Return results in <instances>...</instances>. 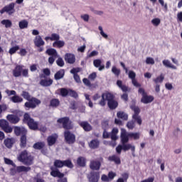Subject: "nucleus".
<instances>
[{"mask_svg": "<svg viewBox=\"0 0 182 182\" xmlns=\"http://www.w3.org/2000/svg\"><path fill=\"white\" fill-rule=\"evenodd\" d=\"M22 97L28 102H25L24 107L26 109H36L37 106L41 105V102L39 99L32 97H31V94H29L27 91H23L21 93Z\"/></svg>", "mask_w": 182, "mask_h": 182, "instance_id": "obj_1", "label": "nucleus"}, {"mask_svg": "<svg viewBox=\"0 0 182 182\" xmlns=\"http://www.w3.org/2000/svg\"><path fill=\"white\" fill-rule=\"evenodd\" d=\"M121 143L122 145H118L116 148V151L118 154H122V150H123V151L131 150L133 157H136V146L131 144H127V138L122 136V138H121Z\"/></svg>", "mask_w": 182, "mask_h": 182, "instance_id": "obj_2", "label": "nucleus"}, {"mask_svg": "<svg viewBox=\"0 0 182 182\" xmlns=\"http://www.w3.org/2000/svg\"><path fill=\"white\" fill-rule=\"evenodd\" d=\"M17 160L20 163H23L25 166H32L35 157L29 154L28 150H23L17 156Z\"/></svg>", "mask_w": 182, "mask_h": 182, "instance_id": "obj_3", "label": "nucleus"}, {"mask_svg": "<svg viewBox=\"0 0 182 182\" xmlns=\"http://www.w3.org/2000/svg\"><path fill=\"white\" fill-rule=\"evenodd\" d=\"M23 65H16L14 69L12 70V74L14 77H29V70L28 68H25Z\"/></svg>", "mask_w": 182, "mask_h": 182, "instance_id": "obj_4", "label": "nucleus"}, {"mask_svg": "<svg viewBox=\"0 0 182 182\" xmlns=\"http://www.w3.org/2000/svg\"><path fill=\"white\" fill-rule=\"evenodd\" d=\"M23 123L27 124L31 130H38V129L39 124L35 122V119L31 117V114L28 112L23 114Z\"/></svg>", "mask_w": 182, "mask_h": 182, "instance_id": "obj_5", "label": "nucleus"}, {"mask_svg": "<svg viewBox=\"0 0 182 182\" xmlns=\"http://www.w3.org/2000/svg\"><path fill=\"white\" fill-rule=\"evenodd\" d=\"M54 168H62L63 167H68V168H73V164L70 159L62 161L60 159H55L54 161Z\"/></svg>", "mask_w": 182, "mask_h": 182, "instance_id": "obj_6", "label": "nucleus"}, {"mask_svg": "<svg viewBox=\"0 0 182 182\" xmlns=\"http://www.w3.org/2000/svg\"><path fill=\"white\" fill-rule=\"evenodd\" d=\"M50 169L51 171L50 174L52 177L60 178L58 180V182H68V178H65V173L60 172L59 169L55 168L53 166H51Z\"/></svg>", "mask_w": 182, "mask_h": 182, "instance_id": "obj_7", "label": "nucleus"}, {"mask_svg": "<svg viewBox=\"0 0 182 182\" xmlns=\"http://www.w3.org/2000/svg\"><path fill=\"white\" fill-rule=\"evenodd\" d=\"M138 93L141 95V102L144 103V105H148V103H151L154 100V97L153 95H148L144 88L139 87Z\"/></svg>", "mask_w": 182, "mask_h": 182, "instance_id": "obj_8", "label": "nucleus"}, {"mask_svg": "<svg viewBox=\"0 0 182 182\" xmlns=\"http://www.w3.org/2000/svg\"><path fill=\"white\" fill-rule=\"evenodd\" d=\"M57 123L63 124V129L65 130H72L73 129V124H72V121L68 117H64L60 118L57 120Z\"/></svg>", "mask_w": 182, "mask_h": 182, "instance_id": "obj_9", "label": "nucleus"}, {"mask_svg": "<svg viewBox=\"0 0 182 182\" xmlns=\"http://www.w3.org/2000/svg\"><path fill=\"white\" fill-rule=\"evenodd\" d=\"M121 139H123V137H125L127 139V143H129V139H133L134 140H139L140 139V134L139 132H129L127 133L126 130L122 129L121 132Z\"/></svg>", "mask_w": 182, "mask_h": 182, "instance_id": "obj_10", "label": "nucleus"}, {"mask_svg": "<svg viewBox=\"0 0 182 182\" xmlns=\"http://www.w3.org/2000/svg\"><path fill=\"white\" fill-rule=\"evenodd\" d=\"M46 55H48L50 56L48 58V63L50 65H53L55 63V60L58 58V51L55 48H48L46 51Z\"/></svg>", "mask_w": 182, "mask_h": 182, "instance_id": "obj_11", "label": "nucleus"}, {"mask_svg": "<svg viewBox=\"0 0 182 182\" xmlns=\"http://www.w3.org/2000/svg\"><path fill=\"white\" fill-rule=\"evenodd\" d=\"M31 168L30 166H19L16 168H11L10 169L11 176H15L17 173H28L31 171Z\"/></svg>", "mask_w": 182, "mask_h": 182, "instance_id": "obj_12", "label": "nucleus"}, {"mask_svg": "<svg viewBox=\"0 0 182 182\" xmlns=\"http://www.w3.org/2000/svg\"><path fill=\"white\" fill-rule=\"evenodd\" d=\"M64 139L67 144H75V142L76 141V135L70 131L66 130L64 132Z\"/></svg>", "mask_w": 182, "mask_h": 182, "instance_id": "obj_13", "label": "nucleus"}, {"mask_svg": "<svg viewBox=\"0 0 182 182\" xmlns=\"http://www.w3.org/2000/svg\"><path fill=\"white\" fill-rule=\"evenodd\" d=\"M17 114L22 116L21 111H16V114H8L6 116V120H8L11 124H18V122H21V118Z\"/></svg>", "mask_w": 182, "mask_h": 182, "instance_id": "obj_14", "label": "nucleus"}, {"mask_svg": "<svg viewBox=\"0 0 182 182\" xmlns=\"http://www.w3.org/2000/svg\"><path fill=\"white\" fill-rule=\"evenodd\" d=\"M33 43L36 48H38V52H43L44 50L43 46H45V41L42 38V36H36L33 40Z\"/></svg>", "mask_w": 182, "mask_h": 182, "instance_id": "obj_15", "label": "nucleus"}, {"mask_svg": "<svg viewBox=\"0 0 182 182\" xmlns=\"http://www.w3.org/2000/svg\"><path fill=\"white\" fill-rule=\"evenodd\" d=\"M0 127L5 133H12L14 130L12 127L9 126V122L6 119H0Z\"/></svg>", "mask_w": 182, "mask_h": 182, "instance_id": "obj_16", "label": "nucleus"}, {"mask_svg": "<svg viewBox=\"0 0 182 182\" xmlns=\"http://www.w3.org/2000/svg\"><path fill=\"white\" fill-rule=\"evenodd\" d=\"M87 178L89 182H99V180H100V173L92 171L90 172Z\"/></svg>", "mask_w": 182, "mask_h": 182, "instance_id": "obj_17", "label": "nucleus"}, {"mask_svg": "<svg viewBox=\"0 0 182 182\" xmlns=\"http://www.w3.org/2000/svg\"><path fill=\"white\" fill-rule=\"evenodd\" d=\"M5 12H7V14H9V15H11V14H14L15 12V3H10L9 5L5 6L1 10H0V14H5Z\"/></svg>", "mask_w": 182, "mask_h": 182, "instance_id": "obj_18", "label": "nucleus"}, {"mask_svg": "<svg viewBox=\"0 0 182 182\" xmlns=\"http://www.w3.org/2000/svg\"><path fill=\"white\" fill-rule=\"evenodd\" d=\"M14 134L16 136H25L28 134V129L23 127H14Z\"/></svg>", "mask_w": 182, "mask_h": 182, "instance_id": "obj_19", "label": "nucleus"}, {"mask_svg": "<svg viewBox=\"0 0 182 182\" xmlns=\"http://www.w3.org/2000/svg\"><path fill=\"white\" fill-rule=\"evenodd\" d=\"M106 100L108 101V107L109 109H114V97L110 92H106Z\"/></svg>", "mask_w": 182, "mask_h": 182, "instance_id": "obj_20", "label": "nucleus"}, {"mask_svg": "<svg viewBox=\"0 0 182 182\" xmlns=\"http://www.w3.org/2000/svg\"><path fill=\"white\" fill-rule=\"evenodd\" d=\"M40 85L43 87H49L53 85V80L51 78H41Z\"/></svg>", "mask_w": 182, "mask_h": 182, "instance_id": "obj_21", "label": "nucleus"}, {"mask_svg": "<svg viewBox=\"0 0 182 182\" xmlns=\"http://www.w3.org/2000/svg\"><path fill=\"white\" fill-rule=\"evenodd\" d=\"M16 141L14 137L11 138H6L4 141V144L7 149H11L14 147V145L15 144Z\"/></svg>", "mask_w": 182, "mask_h": 182, "instance_id": "obj_22", "label": "nucleus"}, {"mask_svg": "<svg viewBox=\"0 0 182 182\" xmlns=\"http://www.w3.org/2000/svg\"><path fill=\"white\" fill-rule=\"evenodd\" d=\"M65 60L67 63H70V65H73L75 62H76V58L72 53H66L65 55Z\"/></svg>", "mask_w": 182, "mask_h": 182, "instance_id": "obj_23", "label": "nucleus"}, {"mask_svg": "<svg viewBox=\"0 0 182 182\" xmlns=\"http://www.w3.org/2000/svg\"><path fill=\"white\" fill-rule=\"evenodd\" d=\"M114 178V173L109 172L108 176L106 174H102L101 176L102 181L109 182Z\"/></svg>", "mask_w": 182, "mask_h": 182, "instance_id": "obj_24", "label": "nucleus"}, {"mask_svg": "<svg viewBox=\"0 0 182 182\" xmlns=\"http://www.w3.org/2000/svg\"><path fill=\"white\" fill-rule=\"evenodd\" d=\"M102 166V164H100V161H91L90 164V168L91 170H100V166Z\"/></svg>", "mask_w": 182, "mask_h": 182, "instance_id": "obj_25", "label": "nucleus"}, {"mask_svg": "<svg viewBox=\"0 0 182 182\" xmlns=\"http://www.w3.org/2000/svg\"><path fill=\"white\" fill-rule=\"evenodd\" d=\"M102 137L103 139H109V137H111L112 141H114V128L112 129L111 134L107 132L106 129H104Z\"/></svg>", "mask_w": 182, "mask_h": 182, "instance_id": "obj_26", "label": "nucleus"}, {"mask_svg": "<svg viewBox=\"0 0 182 182\" xmlns=\"http://www.w3.org/2000/svg\"><path fill=\"white\" fill-rule=\"evenodd\" d=\"M28 144V139L26 135H21L20 137V144L19 146L21 149H25Z\"/></svg>", "mask_w": 182, "mask_h": 182, "instance_id": "obj_27", "label": "nucleus"}, {"mask_svg": "<svg viewBox=\"0 0 182 182\" xmlns=\"http://www.w3.org/2000/svg\"><path fill=\"white\" fill-rule=\"evenodd\" d=\"M80 127L83 128V130H85V132H91L92 129V125H90V124H89V122H80Z\"/></svg>", "mask_w": 182, "mask_h": 182, "instance_id": "obj_28", "label": "nucleus"}, {"mask_svg": "<svg viewBox=\"0 0 182 182\" xmlns=\"http://www.w3.org/2000/svg\"><path fill=\"white\" fill-rule=\"evenodd\" d=\"M59 39H60V36H59L58 33H52L51 36L45 37V41H46V42H48V41H55L56 42L59 41Z\"/></svg>", "mask_w": 182, "mask_h": 182, "instance_id": "obj_29", "label": "nucleus"}, {"mask_svg": "<svg viewBox=\"0 0 182 182\" xmlns=\"http://www.w3.org/2000/svg\"><path fill=\"white\" fill-rule=\"evenodd\" d=\"M65 76V70L60 69L54 75V79L55 80H60V79H63Z\"/></svg>", "mask_w": 182, "mask_h": 182, "instance_id": "obj_30", "label": "nucleus"}, {"mask_svg": "<svg viewBox=\"0 0 182 182\" xmlns=\"http://www.w3.org/2000/svg\"><path fill=\"white\" fill-rule=\"evenodd\" d=\"M1 100H2V94L1 93L0 91V102ZM8 110V105H6V104H0V119L1 117H2V114L5 113L6 111Z\"/></svg>", "mask_w": 182, "mask_h": 182, "instance_id": "obj_31", "label": "nucleus"}, {"mask_svg": "<svg viewBox=\"0 0 182 182\" xmlns=\"http://www.w3.org/2000/svg\"><path fill=\"white\" fill-rule=\"evenodd\" d=\"M56 140H58V136H55L53 135L48 136L47 138V143L49 146H53L55 143H56Z\"/></svg>", "mask_w": 182, "mask_h": 182, "instance_id": "obj_32", "label": "nucleus"}, {"mask_svg": "<svg viewBox=\"0 0 182 182\" xmlns=\"http://www.w3.org/2000/svg\"><path fill=\"white\" fill-rule=\"evenodd\" d=\"M57 95H59V96H62V97H66L69 95V90L66 88H60L58 90Z\"/></svg>", "mask_w": 182, "mask_h": 182, "instance_id": "obj_33", "label": "nucleus"}, {"mask_svg": "<svg viewBox=\"0 0 182 182\" xmlns=\"http://www.w3.org/2000/svg\"><path fill=\"white\" fill-rule=\"evenodd\" d=\"M117 86H118V87L119 89H121V90H122V92H128L129 91V87L126 86V85H123V82L120 80H118L117 81Z\"/></svg>", "mask_w": 182, "mask_h": 182, "instance_id": "obj_34", "label": "nucleus"}, {"mask_svg": "<svg viewBox=\"0 0 182 182\" xmlns=\"http://www.w3.org/2000/svg\"><path fill=\"white\" fill-rule=\"evenodd\" d=\"M10 100L13 103H22L23 102V98L22 97L17 95L16 94L11 97Z\"/></svg>", "mask_w": 182, "mask_h": 182, "instance_id": "obj_35", "label": "nucleus"}, {"mask_svg": "<svg viewBox=\"0 0 182 182\" xmlns=\"http://www.w3.org/2000/svg\"><path fill=\"white\" fill-rule=\"evenodd\" d=\"M77 164L80 166V167H85L86 166V159L83 156H80L77 159Z\"/></svg>", "mask_w": 182, "mask_h": 182, "instance_id": "obj_36", "label": "nucleus"}, {"mask_svg": "<svg viewBox=\"0 0 182 182\" xmlns=\"http://www.w3.org/2000/svg\"><path fill=\"white\" fill-rule=\"evenodd\" d=\"M100 144V142L99 141V140L93 139L90 142L89 146L90 149H97Z\"/></svg>", "mask_w": 182, "mask_h": 182, "instance_id": "obj_37", "label": "nucleus"}, {"mask_svg": "<svg viewBox=\"0 0 182 182\" xmlns=\"http://www.w3.org/2000/svg\"><path fill=\"white\" fill-rule=\"evenodd\" d=\"M117 116L118 119H122V120H128L129 119V115L124 112L119 111L117 113Z\"/></svg>", "mask_w": 182, "mask_h": 182, "instance_id": "obj_38", "label": "nucleus"}, {"mask_svg": "<svg viewBox=\"0 0 182 182\" xmlns=\"http://www.w3.org/2000/svg\"><path fill=\"white\" fill-rule=\"evenodd\" d=\"M162 63L164 66H166V68H170L171 69H174L175 70H177V67L176 65H172V63H170V60H164L162 61Z\"/></svg>", "mask_w": 182, "mask_h": 182, "instance_id": "obj_39", "label": "nucleus"}, {"mask_svg": "<svg viewBox=\"0 0 182 182\" xmlns=\"http://www.w3.org/2000/svg\"><path fill=\"white\" fill-rule=\"evenodd\" d=\"M43 73L40 75V79H46L47 76H50V70L49 68H44Z\"/></svg>", "mask_w": 182, "mask_h": 182, "instance_id": "obj_40", "label": "nucleus"}, {"mask_svg": "<svg viewBox=\"0 0 182 182\" xmlns=\"http://www.w3.org/2000/svg\"><path fill=\"white\" fill-rule=\"evenodd\" d=\"M63 46H65V41H63L58 40L57 41H55L53 43V48H58V49H60L61 48H63Z\"/></svg>", "mask_w": 182, "mask_h": 182, "instance_id": "obj_41", "label": "nucleus"}, {"mask_svg": "<svg viewBox=\"0 0 182 182\" xmlns=\"http://www.w3.org/2000/svg\"><path fill=\"white\" fill-rule=\"evenodd\" d=\"M29 25V23L26 20H22L18 22V28L20 29H26Z\"/></svg>", "mask_w": 182, "mask_h": 182, "instance_id": "obj_42", "label": "nucleus"}, {"mask_svg": "<svg viewBox=\"0 0 182 182\" xmlns=\"http://www.w3.org/2000/svg\"><path fill=\"white\" fill-rule=\"evenodd\" d=\"M60 105V101L59 99L53 98L50 101V106L51 107H58Z\"/></svg>", "mask_w": 182, "mask_h": 182, "instance_id": "obj_43", "label": "nucleus"}, {"mask_svg": "<svg viewBox=\"0 0 182 182\" xmlns=\"http://www.w3.org/2000/svg\"><path fill=\"white\" fill-rule=\"evenodd\" d=\"M132 120L134 123H137L139 126H141V123H143V120L141 119V117L140 115H132Z\"/></svg>", "mask_w": 182, "mask_h": 182, "instance_id": "obj_44", "label": "nucleus"}, {"mask_svg": "<svg viewBox=\"0 0 182 182\" xmlns=\"http://www.w3.org/2000/svg\"><path fill=\"white\" fill-rule=\"evenodd\" d=\"M45 147V142H36L33 144V148L35 150H42Z\"/></svg>", "mask_w": 182, "mask_h": 182, "instance_id": "obj_45", "label": "nucleus"}, {"mask_svg": "<svg viewBox=\"0 0 182 182\" xmlns=\"http://www.w3.org/2000/svg\"><path fill=\"white\" fill-rule=\"evenodd\" d=\"M130 109L134 112L133 116H139V114H140V108L135 105H131Z\"/></svg>", "mask_w": 182, "mask_h": 182, "instance_id": "obj_46", "label": "nucleus"}, {"mask_svg": "<svg viewBox=\"0 0 182 182\" xmlns=\"http://www.w3.org/2000/svg\"><path fill=\"white\" fill-rule=\"evenodd\" d=\"M1 25H4L5 28H11L12 21L9 19H4L1 21Z\"/></svg>", "mask_w": 182, "mask_h": 182, "instance_id": "obj_47", "label": "nucleus"}, {"mask_svg": "<svg viewBox=\"0 0 182 182\" xmlns=\"http://www.w3.org/2000/svg\"><path fill=\"white\" fill-rule=\"evenodd\" d=\"M68 96H70V97H74V99H77V97H79L77 92L72 89H68Z\"/></svg>", "mask_w": 182, "mask_h": 182, "instance_id": "obj_48", "label": "nucleus"}, {"mask_svg": "<svg viewBox=\"0 0 182 182\" xmlns=\"http://www.w3.org/2000/svg\"><path fill=\"white\" fill-rule=\"evenodd\" d=\"M163 80H164V75L161 74L160 76H158L156 78H154L153 81L154 83L159 85V83H163Z\"/></svg>", "mask_w": 182, "mask_h": 182, "instance_id": "obj_49", "label": "nucleus"}, {"mask_svg": "<svg viewBox=\"0 0 182 182\" xmlns=\"http://www.w3.org/2000/svg\"><path fill=\"white\" fill-rule=\"evenodd\" d=\"M17 50H19V46L11 47L9 50V53L10 55H14V53H16Z\"/></svg>", "mask_w": 182, "mask_h": 182, "instance_id": "obj_50", "label": "nucleus"}, {"mask_svg": "<svg viewBox=\"0 0 182 182\" xmlns=\"http://www.w3.org/2000/svg\"><path fill=\"white\" fill-rule=\"evenodd\" d=\"M136 126V124L134 123V120L129 121L127 124V127L130 130H133Z\"/></svg>", "mask_w": 182, "mask_h": 182, "instance_id": "obj_51", "label": "nucleus"}, {"mask_svg": "<svg viewBox=\"0 0 182 182\" xmlns=\"http://www.w3.org/2000/svg\"><path fill=\"white\" fill-rule=\"evenodd\" d=\"M4 163L5 164H8L9 166H12L13 167H16V165L15 163H14V161L8 159V158H4Z\"/></svg>", "mask_w": 182, "mask_h": 182, "instance_id": "obj_52", "label": "nucleus"}, {"mask_svg": "<svg viewBox=\"0 0 182 182\" xmlns=\"http://www.w3.org/2000/svg\"><path fill=\"white\" fill-rule=\"evenodd\" d=\"M159 2L164 8V12H167V11H168V6H167V3H164V0H159Z\"/></svg>", "mask_w": 182, "mask_h": 182, "instance_id": "obj_53", "label": "nucleus"}, {"mask_svg": "<svg viewBox=\"0 0 182 182\" xmlns=\"http://www.w3.org/2000/svg\"><path fill=\"white\" fill-rule=\"evenodd\" d=\"M56 64L60 68H63V66H65V61H63V59L62 58H58L56 60Z\"/></svg>", "mask_w": 182, "mask_h": 182, "instance_id": "obj_54", "label": "nucleus"}, {"mask_svg": "<svg viewBox=\"0 0 182 182\" xmlns=\"http://www.w3.org/2000/svg\"><path fill=\"white\" fill-rule=\"evenodd\" d=\"M80 70H82V68H73L71 70H70V73H72V75H73V76L78 75L77 73H79V72H80Z\"/></svg>", "mask_w": 182, "mask_h": 182, "instance_id": "obj_55", "label": "nucleus"}, {"mask_svg": "<svg viewBox=\"0 0 182 182\" xmlns=\"http://www.w3.org/2000/svg\"><path fill=\"white\" fill-rule=\"evenodd\" d=\"M106 92L102 95V100L100 102V106H105L106 105Z\"/></svg>", "mask_w": 182, "mask_h": 182, "instance_id": "obj_56", "label": "nucleus"}, {"mask_svg": "<svg viewBox=\"0 0 182 182\" xmlns=\"http://www.w3.org/2000/svg\"><path fill=\"white\" fill-rule=\"evenodd\" d=\"M160 18H154L151 20V23L153 24L154 26H159L161 23Z\"/></svg>", "mask_w": 182, "mask_h": 182, "instance_id": "obj_57", "label": "nucleus"}, {"mask_svg": "<svg viewBox=\"0 0 182 182\" xmlns=\"http://www.w3.org/2000/svg\"><path fill=\"white\" fill-rule=\"evenodd\" d=\"M146 65H154V59H153V58L151 57H147L146 59Z\"/></svg>", "mask_w": 182, "mask_h": 182, "instance_id": "obj_58", "label": "nucleus"}, {"mask_svg": "<svg viewBox=\"0 0 182 182\" xmlns=\"http://www.w3.org/2000/svg\"><path fill=\"white\" fill-rule=\"evenodd\" d=\"M82 82L85 86H87L88 87H92V82H90V80L87 78L82 79Z\"/></svg>", "mask_w": 182, "mask_h": 182, "instance_id": "obj_59", "label": "nucleus"}, {"mask_svg": "<svg viewBox=\"0 0 182 182\" xmlns=\"http://www.w3.org/2000/svg\"><path fill=\"white\" fill-rule=\"evenodd\" d=\"M93 65L95 68H99L102 65V60L100 59L94 60Z\"/></svg>", "mask_w": 182, "mask_h": 182, "instance_id": "obj_60", "label": "nucleus"}, {"mask_svg": "<svg viewBox=\"0 0 182 182\" xmlns=\"http://www.w3.org/2000/svg\"><path fill=\"white\" fill-rule=\"evenodd\" d=\"M96 77H97V74L95 72L92 73L88 76L89 80H92V81L95 80V79H96Z\"/></svg>", "mask_w": 182, "mask_h": 182, "instance_id": "obj_61", "label": "nucleus"}, {"mask_svg": "<svg viewBox=\"0 0 182 182\" xmlns=\"http://www.w3.org/2000/svg\"><path fill=\"white\" fill-rule=\"evenodd\" d=\"M128 76L129 79H132V80H133V79H136V73H134V71L130 70L129 72Z\"/></svg>", "mask_w": 182, "mask_h": 182, "instance_id": "obj_62", "label": "nucleus"}, {"mask_svg": "<svg viewBox=\"0 0 182 182\" xmlns=\"http://www.w3.org/2000/svg\"><path fill=\"white\" fill-rule=\"evenodd\" d=\"M26 53H28V51H26V49L25 48H21L18 52V55H20V56H26Z\"/></svg>", "mask_w": 182, "mask_h": 182, "instance_id": "obj_63", "label": "nucleus"}, {"mask_svg": "<svg viewBox=\"0 0 182 182\" xmlns=\"http://www.w3.org/2000/svg\"><path fill=\"white\" fill-rule=\"evenodd\" d=\"M141 182H154V177H149L148 178L143 180Z\"/></svg>", "mask_w": 182, "mask_h": 182, "instance_id": "obj_64", "label": "nucleus"}]
</instances>
